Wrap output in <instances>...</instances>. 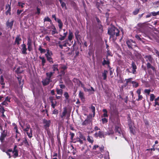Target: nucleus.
I'll return each instance as SVG.
<instances>
[{
  "mask_svg": "<svg viewBox=\"0 0 159 159\" xmlns=\"http://www.w3.org/2000/svg\"><path fill=\"white\" fill-rule=\"evenodd\" d=\"M120 30L118 29L113 25H111L108 30V34L110 36V38L112 39L113 41H115L116 37L119 35Z\"/></svg>",
  "mask_w": 159,
  "mask_h": 159,
  "instance_id": "1",
  "label": "nucleus"
},
{
  "mask_svg": "<svg viewBox=\"0 0 159 159\" xmlns=\"http://www.w3.org/2000/svg\"><path fill=\"white\" fill-rule=\"evenodd\" d=\"M127 45L129 49H132L133 46H136V43L135 41L131 39L127 40L126 42Z\"/></svg>",
  "mask_w": 159,
  "mask_h": 159,
  "instance_id": "2",
  "label": "nucleus"
},
{
  "mask_svg": "<svg viewBox=\"0 0 159 159\" xmlns=\"http://www.w3.org/2000/svg\"><path fill=\"white\" fill-rule=\"evenodd\" d=\"M43 123L44 124L45 129H47L50 125L51 121L44 119L43 120Z\"/></svg>",
  "mask_w": 159,
  "mask_h": 159,
  "instance_id": "3",
  "label": "nucleus"
},
{
  "mask_svg": "<svg viewBox=\"0 0 159 159\" xmlns=\"http://www.w3.org/2000/svg\"><path fill=\"white\" fill-rule=\"evenodd\" d=\"M92 121V117L87 116L86 119L82 123V125H86L89 124Z\"/></svg>",
  "mask_w": 159,
  "mask_h": 159,
  "instance_id": "4",
  "label": "nucleus"
},
{
  "mask_svg": "<svg viewBox=\"0 0 159 159\" xmlns=\"http://www.w3.org/2000/svg\"><path fill=\"white\" fill-rule=\"evenodd\" d=\"M131 67L132 68V73L134 74H136V70L137 68V66L135 62L133 61L132 62Z\"/></svg>",
  "mask_w": 159,
  "mask_h": 159,
  "instance_id": "5",
  "label": "nucleus"
},
{
  "mask_svg": "<svg viewBox=\"0 0 159 159\" xmlns=\"http://www.w3.org/2000/svg\"><path fill=\"white\" fill-rule=\"evenodd\" d=\"M144 58L146 59V61L148 62L152 63L153 60V59L150 55H147L145 56Z\"/></svg>",
  "mask_w": 159,
  "mask_h": 159,
  "instance_id": "6",
  "label": "nucleus"
},
{
  "mask_svg": "<svg viewBox=\"0 0 159 159\" xmlns=\"http://www.w3.org/2000/svg\"><path fill=\"white\" fill-rule=\"evenodd\" d=\"M21 46L22 47L21 49L22 53L23 54H27L26 52L27 49L26 48V45L23 43L21 45Z\"/></svg>",
  "mask_w": 159,
  "mask_h": 159,
  "instance_id": "7",
  "label": "nucleus"
},
{
  "mask_svg": "<svg viewBox=\"0 0 159 159\" xmlns=\"http://www.w3.org/2000/svg\"><path fill=\"white\" fill-rule=\"evenodd\" d=\"M51 81V80L48 78H46L43 81V84L44 86H46Z\"/></svg>",
  "mask_w": 159,
  "mask_h": 159,
  "instance_id": "8",
  "label": "nucleus"
},
{
  "mask_svg": "<svg viewBox=\"0 0 159 159\" xmlns=\"http://www.w3.org/2000/svg\"><path fill=\"white\" fill-rule=\"evenodd\" d=\"M150 63H151L148 62L147 64L146 65H147V68L148 69L151 68L152 70L154 72H156V70L154 66H152V65H151Z\"/></svg>",
  "mask_w": 159,
  "mask_h": 159,
  "instance_id": "9",
  "label": "nucleus"
},
{
  "mask_svg": "<svg viewBox=\"0 0 159 159\" xmlns=\"http://www.w3.org/2000/svg\"><path fill=\"white\" fill-rule=\"evenodd\" d=\"M58 64H54L52 66V68L53 69V72H54V73L56 71H58Z\"/></svg>",
  "mask_w": 159,
  "mask_h": 159,
  "instance_id": "10",
  "label": "nucleus"
},
{
  "mask_svg": "<svg viewBox=\"0 0 159 159\" xmlns=\"http://www.w3.org/2000/svg\"><path fill=\"white\" fill-rule=\"evenodd\" d=\"M17 78L19 82L20 87L22 89L24 84L23 80H22L21 78L20 77H17Z\"/></svg>",
  "mask_w": 159,
  "mask_h": 159,
  "instance_id": "11",
  "label": "nucleus"
},
{
  "mask_svg": "<svg viewBox=\"0 0 159 159\" xmlns=\"http://www.w3.org/2000/svg\"><path fill=\"white\" fill-rule=\"evenodd\" d=\"M21 40V39L19 37V36L17 35L15 39V44L16 43L17 45H19L20 44L19 42Z\"/></svg>",
  "mask_w": 159,
  "mask_h": 159,
  "instance_id": "12",
  "label": "nucleus"
},
{
  "mask_svg": "<svg viewBox=\"0 0 159 159\" xmlns=\"http://www.w3.org/2000/svg\"><path fill=\"white\" fill-rule=\"evenodd\" d=\"M103 61L102 62V65L103 66L105 65H109L110 64V61L109 60H106L105 58H103Z\"/></svg>",
  "mask_w": 159,
  "mask_h": 159,
  "instance_id": "13",
  "label": "nucleus"
},
{
  "mask_svg": "<svg viewBox=\"0 0 159 159\" xmlns=\"http://www.w3.org/2000/svg\"><path fill=\"white\" fill-rule=\"evenodd\" d=\"M39 58L42 60V66H43L46 62V60L44 57L39 56Z\"/></svg>",
  "mask_w": 159,
  "mask_h": 159,
  "instance_id": "14",
  "label": "nucleus"
},
{
  "mask_svg": "<svg viewBox=\"0 0 159 159\" xmlns=\"http://www.w3.org/2000/svg\"><path fill=\"white\" fill-rule=\"evenodd\" d=\"M108 71L106 70H104V72L102 74V76L103 77V79L104 80H106L107 79V73Z\"/></svg>",
  "mask_w": 159,
  "mask_h": 159,
  "instance_id": "15",
  "label": "nucleus"
},
{
  "mask_svg": "<svg viewBox=\"0 0 159 159\" xmlns=\"http://www.w3.org/2000/svg\"><path fill=\"white\" fill-rule=\"evenodd\" d=\"M79 96L81 100H84V94L83 92L80 91L79 94Z\"/></svg>",
  "mask_w": 159,
  "mask_h": 159,
  "instance_id": "16",
  "label": "nucleus"
},
{
  "mask_svg": "<svg viewBox=\"0 0 159 159\" xmlns=\"http://www.w3.org/2000/svg\"><path fill=\"white\" fill-rule=\"evenodd\" d=\"M57 22L58 23V26L60 29H61L63 26V23L60 19H57Z\"/></svg>",
  "mask_w": 159,
  "mask_h": 159,
  "instance_id": "17",
  "label": "nucleus"
},
{
  "mask_svg": "<svg viewBox=\"0 0 159 159\" xmlns=\"http://www.w3.org/2000/svg\"><path fill=\"white\" fill-rule=\"evenodd\" d=\"M54 74V72H47L46 73V75L47 77H48V78L49 79L51 80V78L52 75Z\"/></svg>",
  "mask_w": 159,
  "mask_h": 159,
  "instance_id": "18",
  "label": "nucleus"
},
{
  "mask_svg": "<svg viewBox=\"0 0 159 159\" xmlns=\"http://www.w3.org/2000/svg\"><path fill=\"white\" fill-rule=\"evenodd\" d=\"M114 133V131L112 129H109V131H107V132H105V135H110L111 134H113Z\"/></svg>",
  "mask_w": 159,
  "mask_h": 159,
  "instance_id": "19",
  "label": "nucleus"
},
{
  "mask_svg": "<svg viewBox=\"0 0 159 159\" xmlns=\"http://www.w3.org/2000/svg\"><path fill=\"white\" fill-rule=\"evenodd\" d=\"M73 37V34L72 32L70 30H69V34L68 37V40L70 41L72 39Z\"/></svg>",
  "mask_w": 159,
  "mask_h": 159,
  "instance_id": "20",
  "label": "nucleus"
},
{
  "mask_svg": "<svg viewBox=\"0 0 159 159\" xmlns=\"http://www.w3.org/2000/svg\"><path fill=\"white\" fill-rule=\"evenodd\" d=\"M51 103V107L55 109V107L57 106V101L56 100L55 101H54L53 102H52Z\"/></svg>",
  "mask_w": 159,
  "mask_h": 159,
  "instance_id": "21",
  "label": "nucleus"
},
{
  "mask_svg": "<svg viewBox=\"0 0 159 159\" xmlns=\"http://www.w3.org/2000/svg\"><path fill=\"white\" fill-rule=\"evenodd\" d=\"M51 28L53 30L52 31V34H54L56 33H57V34L58 33L57 31L56 30V28L53 25H52L51 27Z\"/></svg>",
  "mask_w": 159,
  "mask_h": 159,
  "instance_id": "22",
  "label": "nucleus"
},
{
  "mask_svg": "<svg viewBox=\"0 0 159 159\" xmlns=\"http://www.w3.org/2000/svg\"><path fill=\"white\" fill-rule=\"evenodd\" d=\"M115 130L116 132H117L120 135V129L119 126L117 125L115 126Z\"/></svg>",
  "mask_w": 159,
  "mask_h": 159,
  "instance_id": "23",
  "label": "nucleus"
},
{
  "mask_svg": "<svg viewBox=\"0 0 159 159\" xmlns=\"http://www.w3.org/2000/svg\"><path fill=\"white\" fill-rule=\"evenodd\" d=\"M13 25V21H12L10 22H9L8 21H7L6 25L7 26H9L11 28H12Z\"/></svg>",
  "mask_w": 159,
  "mask_h": 159,
  "instance_id": "24",
  "label": "nucleus"
},
{
  "mask_svg": "<svg viewBox=\"0 0 159 159\" xmlns=\"http://www.w3.org/2000/svg\"><path fill=\"white\" fill-rule=\"evenodd\" d=\"M38 50L40 51L41 53H44L46 52V50L42 48L41 46H39Z\"/></svg>",
  "mask_w": 159,
  "mask_h": 159,
  "instance_id": "25",
  "label": "nucleus"
},
{
  "mask_svg": "<svg viewBox=\"0 0 159 159\" xmlns=\"http://www.w3.org/2000/svg\"><path fill=\"white\" fill-rule=\"evenodd\" d=\"M67 111L66 109H64L62 113V114L61 116L62 118L64 119V117L65 116L66 114L67 113Z\"/></svg>",
  "mask_w": 159,
  "mask_h": 159,
  "instance_id": "26",
  "label": "nucleus"
},
{
  "mask_svg": "<svg viewBox=\"0 0 159 159\" xmlns=\"http://www.w3.org/2000/svg\"><path fill=\"white\" fill-rule=\"evenodd\" d=\"M98 135L100 138H102V137H104V136L105 135L104 134L103 132L102 131H99L98 132Z\"/></svg>",
  "mask_w": 159,
  "mask_h": 159,
  "instance_id": "27",
  "label": "nucleus"
},
{
  "mask_svg": "<svg viewBox=\"0 0 159 159\" xmlns=\"http://www.w3.org/2000/svg\"><path fill=\"white\" fill-rule=\"evenodd\" d=\"M131 83L133 84V86L135 88L139 86L138 83L134 81H131Z\"/></svg>",
  "mask_w": 159,
  "mask_h": 159,
  "instance_id": "28",
  "label": "nucleus"
},
{
  "mask_svg": "<svg viewBox=\"0 0 159 159\" xmlns=\"http://www.w3.org/2000/svg\"><path fill=\"white\" fill-rule=\"evenodd\" d=\"M46 57L47 58V61H48L49 62H51L52 63H53V59L51 56H46Z\"/></svg>",
  "mask_w": 159,
  "mask_h": 159,
  "instance_id": "29",
  "label": "nucleus"
},
{
  "mask_svg": "<svg viewBox=\"0 0 159 159\" xmlns=\"http://www.w3.org/2000/svg\"><path fill=\"white\" fill-rule=\"evenodd\" d=\"M129 130L130 132L133 134H134L135 133V130L133 127V126H129Z\"/></svg>",
  "mask_w": 159,
  "mask_h": 159,
  "instance_id": "30",
  "label": "nucleus"
},
{
  "mask_svg": "<svg viewBox=\"0 0 159 159\" xmlns=\"http://www.w3.org/2000/svg\"><path fill=\"white\" fill-rule=\"evenodd\" d=\"M128 124L129 127L133 126L132 120L130 117H128Z\"/></svg>",
  "mask_w": 159,
  "mask_h": 159,
  "instance_id": "31",
  "label": "nucleus"
},
{
  "mask_svg": "<svg viewBox=\"0 0 159 159\" xmlns=\"http://www.w3.org/2000/svg\"><path fill=\"white\" fill-rule=\"evenodd\" d=\"M47 52L45 54V56L46 57V56H51L52 55V53L51 51H50L48 49H47Z\"/></svg>",
  "mask_w": 159,
  "mask_h": 159,
  "instance_id": "32",
  "label": "nucleus"
},
{
  "mask_svg": "<svg viewBox=\"0 0 159 159\" xmlns=\"http://www.w3.org/2000/svg\"><path fill=\"white\" fill-rule=\"evenodd\" d=\"M57 93L58 94L62 95L63 93V90L61 89H56Z\"/></svg>",
  "mask_w": 159,
  "mask_h": 159,
  "instance_id": "33",
  "label": "nucleus"
},
{
  "mask_svg": "<svg viewBox=\"0 0 159 159\" xmlns=\"http://www.w3.org/2000/svg\"><path fill=\"white\" fill-rule=\"evenodd\" d=\"M140 9H136L133 12V14L134 15H137L139 12Z\"/></svg>",
  "mask_w": 159,
  "mask_h": 159,
  "instance_id": "34",
  "label": "nucleus"
},
{
  "mask_svg": "<svg viewBox=\"0 0 159 159\" xmlns=\"http://www.w3.org/2000/svg\"><path fill=\"white\" fill-rule=\"evenodd\" d=\"M13 153H14V156H15L14 157L15 158L18 156V151L17 150H13L12 151Z\"/></svg>",
  "mask_w": 159,
  "mask_h": 159,
  "instance_id": "35",
  "label": "nucleus"
},
{
  "mask_svg": "<svg viewBox=\"0 0 159 159\" xmlns=\"http://www.w3.org/2000/svg\"><path fill=\"white\" fill-rule=\"evenodd\" d=\"M27 45L28 46H32V40L30 38H29L28 39V42H27Z\"/></svg>",
  "mask_w": 159,
  "mask_h": 159,
  "instance_id": "36",
  "label": "nucleus"
},
{
  "mask_svg": "<svg viewBox=\"0 0 159 159\" xmlns=\"http://www.w3.org/2000/svg\"><path fill=\"white\" fill-rule=\"evenodd\" d=\"M61 5L62 8H63L65 10H67V8L66 6V3L64 2H63L61 4Z\"/></svg>",
  "mask_w": 159,
  "mask_h": 159,
  "instance_id": "37",
  "label": "nucleus"
},
{
  "mask_svg": "<svg viewBox=\"0 0 159 159\" xmlns=\"http://www.w3.org/2000/svg\"><path fill=\"white\" fill-rule=\"evenodd\" d=\"M1 135L3 136L4 137H6L7 135V132H6L5 130L2 131L1 132Z\"/></svg>",
  "mask_w": 159,
  "mask_h": 159,
  "instance_id": "38",
  "label": "nucleus"
},
{
  "mask_svg": "<svg viewBox=\"0 0 159 159\" xmlns=\"http://www.w3.org/2000/svg\"><path fill=\"white\" fill-rule=\"evenodd\" d=\"M64 96L66 100H68L69 98V96L68 94V93L67 92H65L64 93Z\"/></svg>",
  "mask_w": 159,
  "mask_h": 159,
  "instance_id": "39",
  "label": "nucleus"
},
{
  "mask_svg": "<svg viewBox=\"0 0 159 159\" xmlns=\"http://www.w3.org/2000/svg\"><path fill=\"white\" fill-rule=\"evenodd\" d=\"M150 101L151 102L153 101L155 98V96L153 94H151L150 95Z\"/></svg>",
  "mask_w": 159,
  "mask_h": 159,
  "instance_id": "40",
  "label": "nucleus"
},
{
  "mask_svg": "<svg viewBox=\"0 0 159 159\" xmlns=\"http://www.w3.org/2000/svg\"><path fill=\"white\" fill-rule=\"evenodd\" d=\"M8 5L9 7H8V9L7 10V11L6 12V14L7 15L8 13H9V14L11 15V12H10V11H11V5L8 4Z\"/></svg>",
  "mask_w": 159,
  "mask_h": 159,
  "instance_id": "41",
  "label": "nucleus"
},
{
  "mask_svg": "<svg viewBox=\"0 0 159 159\" xmlns=\"http://www.w3.org/2000/svg\"><path fill=\"white\" fill-rule=\"evenodd\" d=\"M15 71L17 74H20L22 72V71L20 70V67L17 68Z\"/></svg>",
  "mask_w": 159,
  "mask_h": 159,
  "instance_id": "42",
  "label": "nucleus"
},
{
  "mask_svg": "<svg viewBox=\"0 0 159 159\" xmlns=\"http://www.w3.org/2000/svg\"><path fill=\"white\" fill-rule=\"evenodd\" d=\"M37 12L35 13L36 14H37L38 15H39L40 13L41 9L39 8L38 6H37L36 7Z\"/></svg>",
  "mask_w": 159,
  "mask_h": 159,
  "instance_id": "43",
  "label": "nucleus"
},
{
  "mask_svg": "<svg viewBox=\"0 0 159 159\" xmlns=\"http://www.w3.org/2000/svg\"><path fill=\"white\" fill-rule=\"evenodd\" d=\"M0 83L1 85L5 84V83H4V79L2 75H1L0 77Z\"/></svg>",
  "mask_w": 159,
  "mask_h": 159,
  "instance_id": "44",
  "label": "nucleus"
},
{
  "mask_svg": "<svg viewBox=\"0 0 159 159\" xmlns=\"http://www.w3.org/2000/svg\"><path fill=\"white\" fill-rule=\"evenodd\" d=\"M45 21H48L51 22H52V20L48 17H45L44 19V22Z\"/></svg>",
  "mask_w": 159,
  "mask_h": 159,
  "instance_id": "45",
  "label": "nucleus"
},
{
  "mask_svg": "<svg viewBox=\"0 0 159 159\" xmlns=\"http://www.w3.org/2000/svg\"><path fill=\"white\" fill-rule=\"evenodd\" d=\"M30 128V126L29 125H28L27 126L26 128L25 129H24L23 130L24 131L26 132H28Z\"/></svg>",
  "mask_w": 159,
  "mask_h": 159,
  "instance_id": "46",
  "label": "nucleus"
},
{
  "mask_svg": "<svg viewBox=\"0 0 159 159\" xmlns=\"http://www.w3.org/2000/svg\"><path fill=\"white\" fill-rule=\"evenodd\" d=\"M95 18H96V21L98 23V25H100V26L101 27L102 26L101 25V22L100 20L97 17H95Z\"/></svg>",
  "mask_w": 159,
  "mask_h": 159,
  "instance_id": "47",
  "label": "nucleus"
},
{
  "mask_svg": "<svg viewBox=\"0 0 159 159\" xmlns=\"http://www.w3.org/2000/svg\"><path fill=\"white\" fill-rule=\"evenodd\" d=\"M49 100L50 101L51 103L53 102L54 101L56 100V99L54 98V97L53 96H50L49 97Z\"/></svg>",
  "mask_w": 159,
  "mask_h": 159,
  "instance_id": "48",
  "label": "nucleus"
},
{
  "mask_svg": "<svg viewBox=\"0 0 159 159\" xmlns=\"http://www.w3.org/2000/svg\"><path fill=\"white\" fill-rule=\"evenodd\" d=\"M54 110L52 111V114H55V115H57V114L58 113V110L56 109H54Z\"/></svg>",
  "mask_w": 159,
  "mask_h": 159,
  "instance_id": "49",
  "label": "nucleus"
},
{
  "mask_svg": "<svg viewBox=\"0 0 159 159\" xmlns=\"http://www.w3.org/2000/svg\"><path fill=\"white\" fill-rule=\"evenodd\" d=\"M87 139L88 141L91 143H92L93 142V140L92 139V138H91V139L89 136H88Z\"/></svg>",
  "mask_w": 159,
  "mask_h": 159,
  "instance_id": "50",
  "label": "nucleus"
},
{
  "mask_svg": "<svg viewBox=\"0 0 159 159\" xmlns=\"http://www.w3.org/2000/svg\"><path fill=\"white\" fill-rule=\"evenodd\" d=\"M25 3H21L20 2H18V6L21 7L22 8H23L24 7L23 5H25Z\"/></svg>",
  "mask_w": 159,
  "mask_h": 159,
  "instance_id": "51",
  "label": "nucleus"
},
{
  "mask_svg": "<svg viewBox=\"0 0 159 159\" xmlns=\"http://www.w3.org/2000/svg\"><path fill=\"white\" fill-rule=\"evenodd\" d=\"M102 123H103V124H104V123H106L108 121V120H107V119L106 118H102Z\"/></svg>",
  "mask_w": 159,
  "mask_h": 159,
  "instance_id": "52",
  "label": "nucleus"
},
{
  "mask_svg": "<svg viewBox=\"0 0 159 159\" xmlns=\"http://www.w3.org/2000/svg\"><path fill=\"white\" fill-rule=\"evenodd\" d=\"M61 44L63 47H66L67 46V45H66L67 44H69L68 43L65 42H61Z\"/></svg>",
  "mask_w": 159,
  "mask_h": 159,
  "instance_id": "53",
  "label": "nucleus"
},
{
  "mask_svg": "<svg viewBox=\"0 0 159 159\" xmlns=\"http://www.w3.org/2000/svg\"><path fill=\"white\" fill-rule=\"evenodd\" d=\"M70 135L71 136L70 139L71 140H72L73 139V137L75 135L74 134V133L70 132Z\"/></svg>",
  "mask_w": 159,
  "mask_h": 159,
  "instance_id": "54",
  "label": "nucleus"
},
{
  "mask_svg": "<svg viewBox=\"0 0 159 159\" xmlns=\"http://www.w3.org/2000/svg\"><path fill=\"white\" fill-rule=\"evenodd\" d=\"M83 89H84V91L86 92H89V91H91V90L90 89H87V88H86L84 87H83Z\"/></svg>",
  "mask_w": 159,
  "mask_h": 159,
  "instance_id": "55",
  "label": "nucleus"
},
{
  "mask_svg": "<svg viewBox=\"0 0 159 159\" xmlns=\"http://www.w3.org/2000/svg\"><path fill=\"white\" fill-rule=\"evenodd\" d=\"M79 32L78 30H77L76 31L75 33V36L76 38H77V37L79 36Z\"/></svg>",
  "mask_w": 159,
  "mask_h": 159,
  "instance_id": "56",
  "label": "nucleus"
},
{
  "mask_svg": "<svg viewBox=\"0 0 159 159\" xmlns=\"http://www.w3.org/2000/svg\"><path fill=\"white\" fill-rule=\"evenodd\" d=\"M23 143L25 144V146L29 145V143H28L27 141V140L26 139H25L23 141Z\"/></svg>",
  "mask_w": 159,
  "mask_h": 159,
  "instance_id": "57",
  "label": "nucleus"
},
{
  "mask_svg": "<svg viewBox=\"0 0 159 159\" xmlns=\"http://www.w3.org/2000/svg\"><path fill=\"white\" fill-rule=\"evenodd\" d=\"M151 90L150 89H145L144 90V92L147 93L148 94H149Z\"/></svg>",
  "mask_w": 159,
  "mask_h": 159,
  "instance_id": "58",
  "label": "nucleus"
},
{
  "mask_svg": "<svg viewBox=\"0 0 159 159\" xmlns=\"http://www.w3.org/2000/svg\"><path fill=\"white\" fill-rule=\"evenodd\" d=\"M26 133H27V135H28V137L30 138H31L32 137V133H29L28 132H27Z\"/></svg>",
  "mask_w": 159,
  "mask_h": 159,
  "instance_id": "59",
  "label": "nucleus"
},
{
  "mask_svg": "<svg viewBox=\"0 0 159 159\" xmlns=\"http://www.w3.org/2000/svg\"><path fill=\"white\" fill-rule=\"evenodd\" d=\"M59 86L60 87V88L61 89H64L66 87V86L65 85L62 84H59Z\"/></svg>",
  "mask_w": 159,
  "mask_h": 159,
  "instance_id": "60",
  "label": "nucleus"
},
{
  "mask_svg": "<svg viewBox=\"0 0 159 159\" xmlns=\"http://www.w3.org/2000/svg\"><path fill=\"white\" fill-rule=\"evenodd\" d=\"M23 11V10H19L18 9L17 10V15H19Z\"/></svg>",
  "mask_w": 159,
  "mask_h": 159,
  "instance_id": "61",
  "label": "nucleus"
},
{
  "mask_svg": "<svg viewBox=\"0 0 159 159\" xmlns=\"http://www.w3.org/2000/svg\"><path fill=\"white\" fill-rule=\"evenodd\" d=\"M10 99H11V98L10 97H9L8 96H7L6 98L5 101H6L7 102H10Z\"/></svg>",
  "mask_w": 159,
  "mask_h": 159,
  "instance_id": "62",
  "label": "nucleus"
},
{
  "mask_svg": "<svg viewBox=\"0 0 159 159\" xmlns=\"http://www.w3.org/2000/svg\"><path fill=\"white\" fill-rule=\"evenodd\" d=\"M90 109H91L92 112L95 111V107L92 105L90 107Z\"/></svg>",
  "mask_w": 159,
  "mask_h": 159,
  "instance_id": "63",
  "label": "nucleus"
},
{
  "mask_svg": "<svg viewBox=\"0 0 159 159\" xmlns=\"http://www.w3.org/2000/svg\"><path fill=\"white\" fill-rule=\"evenodd\" d=\"M61 68L62 69V70H65L67 69V67L66 66L63 65L61 66Z\"/></svg>",
  "mask_w": 159,
  "mask_h": 159,
  "instance_id": "64",
  "label": "nucleus"
}]
</instances>
